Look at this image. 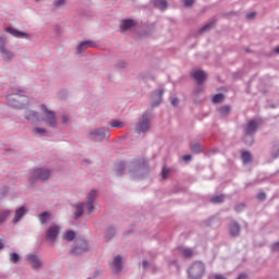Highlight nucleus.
Masks as SVG:
<instances>
[{
	"label": "nucleus",
	"instance_id": "nucleus-41",
	"mask_svg": "<svg viewBox=\"0 0 279 279\" xmlns=\"http://www.w3.org/2000/svg\"><path fill=\"white\" fill-rule=\"evenodd\" d=\"M34 133L39 134L40 136H45V134H47V130L40 129V128H35Z\"/></svg>",
	"mask_w": 279,
	"mask_h": 279
},
{
	"label": "nucleus",
	"instance_id": "nucleus-21",
	"mask_svg": "<svg viewBox=\"0 0 279 279\" xmlns=\"http://www.w3.org/2000/svg\"><path fill=\"white\" fill-rule=\"evenodd\" d=\"M88 47H95V43H93L92 40L82 41L77 46V53H82V51H86Z\"/></svg>",
	"mask_w": 279,
	"mask_h": 279
},
{
	"label": "nucleus",
	"instance_id": "nucleus-8",
	"mask_svg": "<svg viewBox=\"0 0 279 279\" xmlns=\"http://www.w3.org/2000/svg\"><path fill=\"white\" fill-rule=\"evenodd\" d=\"M206 271V266L202 262H195L192 264L190 269L187 270V274L191 279H201L202 276H204V272Z\"/></svg>",
	"mask_w": 279,
	"mask_h": 279
},
{
	"label": "nucleus",
	"instance_id": "nucleus-33",
	"mask_svg": "<svg viewBox=\"0 0 279 279\" xmlns=\"http://www.w3.org/2000/svg\"><path fill=\"white\" fill-rule=\"evenodd\" d=\"M10 217V210H3L0 213V226Z\"/></svg>",
	"mask_w": 279,
	"mask_h": 279
},
{
	"label": "nucleus",
	"instance_id": "nucleus-57",
	"mask_svg": "<svg viewBox=\"0 0 279 279\" xmlns=\"http://www.w3.org/2000/svg\"><path fill=\"white\" fill-rule=\"evenodd\" d=\"M69 122V117L68 116H63L62 117V123H68Z\"/></svg>",
	"mask_w": 279,
	"mask_h": 279
},
{
	"label": "nucleus",
	"instance_id": "nucleus-38",
	"mask_svg": "<svg viewBox=\"0 0 279 279\" xmlns=\"http://www.w3.org/2000/svg\"><path fill=\"white\" fill-rule=\"evenodd\" d=\"M223 195H217V196H214L211 197V202L213 204H221V202H223Z\"/></svg>",
	"mask_w": 279,
	"mask_h": 279
},
{
	"label": "nucleus",
	"instance_id": "nucleus-29",
	"mask_svg": "<svg viewBox=\"0 0 279 279\" xmlns=\"http://www.w3.org/2000/svg\"><path fill=\"white\" fill-rule=\"evenodd\" d=\"M49 219H51V214H49V211H44L39 215V221L41 225L49 221Z\"/></svg>",
	"mask_w": 279,
	"mask_h": 279
},
{
	"label": "nucleus",
	"instance_id": "nucleus-39",
	"mask_svg": "<svg viewBox=\"0 0 279 279\" xmlns=\"http://www.w3.org/2000/svg\"><path fill=\"white\" fill-rule=\"evenodd\" d=\"M271 156H272V158H278L279 157V144H277L272 147Z\"/></svg>",
	"mask_w": 279,
	"mask_h": 279
},
{
	"label": "nucleus",
	"instance_id": "nucleus-4",
	"mask_svg": "<svg viewBox=\"0 0 279 279\" xmlns=\"http://www.w3.org/2000/svg\"><path fill=\"white\" fill-rule=\"evenodd\" d=\"M71 241L73 242L72 254L80 256V254L88 252V241L84 238H75V231H71Z\"/></svg>",
	"mask_w": 279,
	"mask_h": 279
},
{
	"label": "nucleus",
	"instance_id": "nucleus-15",
	"mask_svg": "<svg viewBox=\"0 0 279 279\" xmlns=\"http://www.w3.org/2000/svg\"><path fill=\"white\" fill-rule=\"evenodd\" d=\"M5 32L8 34H11V36H14V38H29V35L25 32H21L16 28L7 27Z\"/></svg>",
	"mask_w": 279,
	"mask_h": 279
},
{
	"label": "nucleus",
	"instance_id": "nucleus-37",
	"mask_svg": "<svg viewBox=\"0 0 279 279\" xmlns=\"http://www.w3.org/2000/svg\"><path fill=\"white\" fill-rule=\"evenodd\" d=\"M230 110H232V108L230 106H223L222 108H220V113L226 117V114H230Z\"/></svg>",
	"mask_w": 279,
	"mask_h": 279
},
{
	"label": "nucleus",
	"instance_id": "nucleus-52",
	"mask_svg": "<svg viewBox=\"0 0 279 279\" xmlns=\"http://www.w3.org/2000/svg\"><path fill=\"white\" fill-rule=\"evenodd\" d=\"M172 106H178L180 104V99L178 98H171Z\"/></svg>",
	"mask_w": 279,
	"mask_h": 279
},
{
	"label": "nucleus",
	"instance_id": "nucleus-1",
	"mask_svg": "<svg viewBox=\"0 0 279 279\" xmlns=\"http://www.w3.org/2000/svg\"><path fill=\"white\" fill-rule=\"evenodd\" d=\"M84 208L87 215L95 214V203H77L76 205L72 206V219L78 223V226H84V221L82 218L84 217Z\"/></svg>",
	"mask_w": 279,
	"mask_h": 279
},
{
	"label": "nucleus",
	"instance_id": "nucleus-51",
	"mask_svg": "<svg viewBox=\"0 0 279 279\" xmlns=\"http://www.w3.org/2000/svg\"><path fill=\"white\" fill-rule=\"evenodd\" d=\"M243 208H245V204H240L235 207L236 213H241V210H243Z\"/></svg>",
	"mask_w": 279,
	"mask_h": 279
},
{
	"label": "nucleus",
	"instance_id": "nucleus-35",
	"mask_svg": "<svg viewBox=\"0 0 279 279\" xmlns=\"http://www.w3.org/2000/svg\"><path fill=\"white\" fill-rule=\"evenodd\" d=\"M191 149H192V151H194V154H201L202 144H199V143L192 144Z\"/></svg>",
	"mask_w": 279,
	"mask_h": 279
},
{
	"label": "nucleus",
	"instance_id": "nucleus-11",
	"mask_svg": "<svg viewBox=\"0 0 279 279\" xmlns=\"http://www.w3.org/2000/svg\"><path fill=\"white\" fill-rule=\"evenodd\" d=\"M49 175H51V170L49 169L39 168L33 172L35 180H49Z\"/></svg>",
	"mask_w": 279,
	"mask_h": 279
},
{
	"label": "nucleus",
	"instance_id": "nucleus-62",
	"mask_svg": "<svg viewBox=\"0 0 279 279\" xmlns=\"http://www.w3.org/2000/svg\"><path fill=\"white\" fill-rule=\"evenodd\" d=\"M87 279H93V278H87Z\"/></svg>",
	"mask_w": 279,
	"mask_h": 279
},
{
	"label": "nucleus",
	"instance_id": "nucleus-43",
	"mask_svg": "<svg viewBox=\"0 0 279 279\" xmlns=\"http://www.w3.org/2000/svg\"><path fill=\"white\" fill-rule=\"evenodd\" d=\"M63 241H71V230H68L63 235H62Z\"/></svg>",
	"mask_w": 279,
	"mask_h": 279
},
{
	"label": "nucleus",
	"instance_id": "nucleus-12",
	"mask_svg": "<svg viewBox=\"0 0 279 279\" xmlns=\"http://www.w3.org/2000/svg\"><path fill=\"white\" fill-rule=\"evenodd\" d=\"M111 269L116 274H121V271L123 270V258L121 257V255H117L113 258L111 263Z\"/></svg>",
	"mask_w": 279,
	"mask_h": 279
},
{
	"label": "nucleus",
	"instance_id": "nucleus-16",
	"mask_svg": "<svg viewBox=\"0 0 279 279\" xmlns=\"http://www.w3.org/2000/svg\"><path fill=\"white\" fill-rule=\"evenodd\" d=\"M24 117L26 121H31V123H38V121H40L38 112L34 110H26Z\"/></svg>",
	"mask_w": 279,
	"mask_h": 279
},
{
	"label": "nucleus",
	"instance_id": "nucleus-18",
	"mask_svg": "<svg viewBox=\"0 0 279 279\" xmlns=\"http://www.w3.org/2000/svg\"><path fill=\"white\" fill-rule=\"evenodd\" d=\"M178 252L179 254H181V256H184V258H191V256L195 254V251H193V248L186 246H179Z\"/></svg>",
	"mask_w": 279,
	"mask_h": 279
},
{
	"label": "nucleus",
	"instance_id": "nucleus-26",
	"mask_svg": "<svg viewBox=\"0 0 279 279\" xmlns=\"http://www.w3.org/2000/svg\"><path fill=\"white\" fill-rule=\"evenodd\" d=\"M140 171H143V166L141 163L138 165L131 163L130 173L132 175H136V173H138Z\"/></svg>",
	"mask_w": 279,
	"mask_h": 279
},
{
	"label": "nucleus",
	"instance_id": "nucleus-13",
	"mask_svg": "<svg viewBox=\"0 0 279 279\" xmlns=\"http://www.w3.org/2000/svg\"><path fill=\"white\" fill-rule=\"evenodd\" d=\"M192 77L197 82V84H204L206 82L207 74L204 70H194L192 72Z\"/></svg>",
	"mask_w": 279,
	"mask_h": 279
},
{
	"label": "nucleus",
	"instance_id": "nucleus-9",
	"mask_svg": "<svg viewBox=\"0 0 279 279\" xmlns=\"http://www.w3.org/2000/svg\"><path fill=\"white\" fill-rule=\"evenodd\" d=\"M58 234H60V226L53 225L47 230L46 239L53 245V243H56V239H58Z\"/></svg>",
	"mask_w": 279,
	"mask_h": 279
},
{
	"label": "nucleus",
	"instance_id": "nucleus-6",
	"mask_svg": "<svg viewBox=\"0 0 279 279\" xmlns=\"http://www.w3.org/2000/svg\"><path fill=\"white\" fill-rule=\"evenodd\" d=\"M256 130H258V122L255 120H251L247 122L244 128V143L245 145H254V134H256Z\"/></svg>",
	"mask_w": 279,
	"mask_h": 279
},
{
	"label": "nucleus",
	"instance_id": "nucleus-27",
	"mask_svg": "<svg viewBox=\"0 0 279 279\" xmlns=\"http://www.w3.org/2000/svg\"><path fill=\"white\" fill-rule=\"evenodd\" d=\"M0 53L4 60H12L14 58V52L5 48Z\"/></svg>",
	"mask_w": 279,
	"mask_h": 279
},
{
	"label": "nucleus",
	"instance_id": "nucleus-46",
	"mask_svg": "<svg viewBox=\"0 0 279 279\" xmlns=\"http://www.w3.org/2000/svg\"><path fill=\"white\" fill-rule=\"evenodd\" d=\"M5 49V38L0 37V52Z\"/></svg>",
	"mask_w": 279,
	"mask_h": 279
},
{
	"label": "nucleus",
	"instance_id": "nucleus-2",
	"mask_svg": "<svg viewBox=\"0 0 279 279\" xmlns=\"http://www.w3.org/2000/svg\"><path fill=\"white\" fill-rule=\"evenodd\" d=\"M154 119V113L151 110L145 111L137 123L135 124V134H147L151 130V120Z\"/></svg>",
	"mask_w": 279,
	"mask_h": 279
},
{
	"label": "nucleus",
	"instance_id": "nucleus-24",
	"mask_svg": "<svg viewBox=\"0 0 279 279\" xmlns=\"http://www.w3.org/2000/svg\"><path fill=\"white\" fill-rule=\"evenodd\" d=\"M114 234H117V229H114L113 227H109L105 231V241H112V239H114Z\"/></svg>",
	"mask_w": 279,
	"mask_h": 279
},
{
	"label": "nucleus",
	"instance_id": "nucleus-45",
	"mask_svg": "<svg viewBox=\"0 0 279 279\" xmlns=\"http://www.w3.org/2000/svg\"><path fill=\"white\" fill-rule=\"evenodd\" d=\"M99 276H101V270H97V269H96V270L92 274V276L88 277V278L97 279V278H99Z\"/></svg>",
	"mask_w": 279,
	"mask_h": 279
},
{
	"label": "nucleus",
	"instance_id": "nucleus-60",
	"mask_svg": "<svg viewBox=\"0 0 279 279\" xmlns=\"http://www.w3.org/2000/svg\"><path fill=\"white\" fill-rule=\"evenodd\" d=\"M170 265H175V260L174 259H171L169 260Z\"/></svg>",
	"mask_w": 279,
	"mask_h": 279
},
{
	"label": "nucleus",
	"instance_id": "nucleus-14",
	"mask_svg": "<svg viewBox=\"0 0 279 279\" xmlns=\"http://www.w3.org/2000/svg\"><path fill=\"white\" fill-rule=\"evenodd\" d=\"M26 259L33 269H40L43 267V262H40L37 255H28Z\"/></svg>",
	"mask_w": 279,
	"mask_h": 279
},
{
	"label": "nucleus",
	"instance_id": "nucleus-55",
	"mask_svg": "<svg viewBox=\"0 0 279 279\" xmlns=\"http://www.w3.org/2000/svg\"><path fill=\"white\" fill-rule=\"evenodd\" d=\"M191 158H192L191 155H184V156H183V160H184L185 162H189V160H191Z\"/></svg>",
	"mask_w": 279,
	"mask_h": 279
},
{
	"label": "nucleus",
	"instance_id": "nucleus-49",
	"mask_svg": "<svg viewBox=\"0 0 279 279\" xmlns=\"http://www.w3.org/2000/svg\"><path fill=\"white\" fill-rule=\"evenodd\" d=\"M265 197H266L265 192H259L257 194V199H259L260 202H264Z\"/></svg>",
	"mask_w": 279,
	"mask_h": 279
},
{
	"label": "nucleus",
	"instance_id": "nucleus-47",
	"mask_svg": "<svg viewBox=\"0 0 279 279\" xmlns=\"http://www.w3.org/2000/svg\"><path fill=\"white\" fill-rule=\"evenodd\" d=\"M209 279H227V278L222 275L216 274V275H211Z\"/></svg>",
	"mask_w": 279,
	"mask_h": 279
},
{
	"label": "nucleus",
	"instance_id": "nucleus-42",
	"mask_svg": "<svg viewBox=\"0 0 279 279\" xmlns=\"http://www.w3.org/2000/svg\"><path fill=\"white\" fill-rule=\"evenodd\" d=\"M171 172V170H169V168H163L161 175H162V180H167L169 178V173Z\"/></svg>",
	"mask_w": 279,
	"mask_h": 279
},
{
	"label": "nucleus",
	"instance_id": "nucleus-61",
	"mask_svg": "<svg viewBox=\"0 0 279 279\" xmlns=\"http://www.w3.org/2000/svg\"><path fill=\"white\" fill-rule=\"evenodd\" d=\"M275 52L279 53V46L275 48Z\"/></svg>",
	"mask_w": 279,
	"mask_h": 279
},
{
	"label": "nucleus",
	"instance_id": "nucleus-19",
	"mask_svg": "<svg viewBox=\"0 0 279 279\" xmlns=\"http://www.w3.org/2000/svg\"><path fill=\"white\" fill-rule=\"evenodd\" d=\"M136 26V21L134 20H123L120 25L121 32H126V29H132V27Z\"/></svg>",
	"mask_w": 279,
	"mask_h": 279
},
{
	"label": "nucleus",
	"instance_id": "nucleus-53",
	"mask_svg": "<svg viewBox=\"0 0 279 279\" xmlns=\"http://www.w3.org/2000/svg\"><path fill=\"white\" fill-rule=\"evenodd\" d=\"M142 267H143L144 269H147V267H149V262L143 260V262H142Z\"/></svg>",
	"mask_w": 279,
	"mask_h": 279
},
{
	"label": "nucleus",
	"instance_id": "nucleus-5",
	"mask_svg": "<svg viewBox=\"0 0 279 279\" xmlns=\"http://www.w3.org/2000/svg\"><path fill=\"white\" fill-rule=\"evenodd\" d=\"M9 106L11 108H25V106H29V98L26 95L21 94H11L7 96Z\"/></svg>",
	"mask_w": 279,
	"mask_h": 279
},
{
	"label": "nucleus",
	"instance_id": "nucleus-23",
	"mask_svg": "<svg viewBox=\"0 0 279 279\" xmlns=\"http://www.w3.org/2000/svg\"><path fill=\"white\" fill-rule=\"evenodd\" d=\"M108 125H110V128H113L116 130H121L123 128H125V122L119 120V119H112Z\"/></svg>",
	"mask_w": 279,
	"mask_h": 279
},
{
	"label": "nucleus",
	"instance_id": "nucleus-36",
	"mask_svg": "<svg viewBox=\"0 0 279 279\" xmlns=\"http://www.w3.org/2000/svg\"><path fill=\"white\" fill-rule=\"evenodd\" d=\"M221 101H223V94H216L213 97V102L214 104H221Z\"/></svg>",
	"mask_w": 279,
	"mask_h": 279
},
{
	"label": "nucleus",
	"instance_id": "nucleus-22",
	"mask_svg": "<svg viewBox=\"0 0 279 279\" xmlns=\"http://www.w3.org/2000/svg\"><path fill=\"white\" fill-rule=\"evenodd\" d=\"M123 171H125V161H118L114 163V174L123 175Z\"/></svg>",
	"mask_w": 279,
	"mask_h": 279
},
{
	"label": "nucleus",
	"instance_id": "nucleus-48",
	"mask_svg": "<svg viewBox=\"0 0 279 279\" xmlns=\"http://www.w3.org/2000/svg\"><path fill=\"white\" fill-rule=\"evenodd\" d=\"M193 3H195V0H184V5L186 8H191V5H193Z\"/></svg>",
	"mask_w": 279,
	"mask_h": 279
},
{
	"label": "nucleus",
	"instance_id": "nucleus-44",
	"mask_svg": "<svg viewBox=\"0 0 279 279\" xmlns=\"http://www.w3.org/2000/svg\"><path fill=\"white\" fill-rule=\"evenodd\" d=\"M116 66H117L118 69H125L126 63H125V61H123V60H119V61L116 63Z\"/></svg>",
	"mask_w": 279,
	"mask_h": 279
},
{
	"label": "nucleus",
	"instance_id": "nucleus-50",
	"mask_svg": "<svg viewBox=\"0 0 279 279\" xmlns=\"http://www.w3.org/2000/svg\"><path fill=\"white\" fill-rule=\"evenodd\" d=\"M271 250H272V252H278L279 253V241L276 242L275 244H272Z\"/></svg>",
	"mask_w": 279,
	"mask_h": 279
},
{
	"label": "nucleus",
	"instance_id": "nucleus-34",
	"mask_svg": "<svg viewBox=\"0 0 279 279\" xmlns=\"http://www.w3.org/2000/svg\"><path fill=\"white\" fill-rule=\"evenodd\" d=\"M10 260L14 265H16V263H19V260H21V256L17 253H10Z\"/></svg>",
	"mask_w": 279,
	"mask_h": 279
},
{
	"label": "nucleus",
	"instance_id": "nucleus-7",
	"mask_svg": "<svg viewBox=\"0 0 279 279\" xmlns=\"http://www.w3.org/2000/svg\"><path fill=\"white\" fill-rule=\"evenodd\" d=\"M40 110L43 112L41 121H44V123L49 128H58V118L56 117V112L49 110L46 105H41Z\"/></svg>",
	"mask_w": 279,
	"mask_h": 279
},
{
	"label": "nucleus",
	"instance_id": "nucleus-32",
	"mask_svg": "<svg viewBox=\"0 0 279 279\" xmlns=\"http://www.w3.org/2000/svg\"><path fill=\"white\" fill-rule=\"evenodd\" d=\"M64 5H66V0H54L53 1L54 10H58L60 8H64Z\"/></svg>",
	"mask_w": 279,
	"mask_h": 279
},
{
	"label": "nucleus",
	"instance_id": "nucleus-58",
	"mask_svg": "<svg viewBox=\"0 0 279 279\" xmlns=\"http://www.w3.org/2000/svg\"><path fill=\"white\" fill-rule=\"evenodd\" d=\"M202 90H204V88L197 87V88L195 89L196 95H198V93H202Z\"/></svg>",
	"mask_w": 279,
	"mask_h": 279
},
{
	"label": "nucleus",
	"instance_id": "nucleus-54",
	"mask_svg": "<svg viewBox=\"0 0 279 279\" xmlns=\"http://www.w3.org/2000/svg\"><path fill=\"white\" fill-rule=\"evenodd\" d=\"M254 16H256V13H254V12L247 13V15H246V17H247L248 20L254 19Z\"/></svg>",
	"mask_w": 279,
	"mask_h": 279
},
{
	"label": "nucleus",
	"instance_id": "nucleus-28",
	"mask_svg": "<svg viewBox=\"0 0 279 279\" xmlns=\"http://www.w3.org/2000/svg\"><path fill=\"white\" fill-rule=\"evenodd\" d=\"M154 5L159 10H162V11L167 10V0H155Z\"/></svg>",
	"mask_w": 279,
	"mask_h": 279
},
{
	"label": "nucleus",
	"instance_id": "nucleus-17",
	"mask_svg": "<svg viewBox=\"0 0 279 279\" xmlns=\"http://www.w3.org/2000/svg\"><path fill=\"white\" fill-rule=\"evenodd\" d=\"M229 231L231 236H239V234H241V225H239V222L232 220L229 223Z\"/></svg>",
	"mask_w": 279,
	"mask_h": 279
},
{
	"label": "nucleus",
	"instance_id": "nucleus-56",
	"mask_svg": "<svg viewBox=\"0 0 279 279\" xmlns=\"http://www.w3.org/2000/svg\"><path fill=\"white\" fill-rule=\"evenodd\" d=\"M236 279H247V275L246 274H240Z\"/></svg>",
	"mask_w": 279,
	"mask_h": 279
},
{
	"label": "nucleus",
	"instance_id": "nucleus-25",
	"mask_svg": "<svg viewBox=\"0 0 279 279\" xmlns=\"http://www.w3.org/2000/svg\"><path fill=\"white\" fill-rule=\"evenodd\" d=\"M99 195V191L97 190H90L88 193H87V203L89 204H95V199H97Z\"/></svg>",
	"mask_w": 279,
	"mask_h": 279
},
{
	"label": "nucleus",
	"instance_id": "nucleus-59",
	"mask_svg": "<svg viewBox=\"0 0 279 279\" xmlns=\"http://www.w3.org/2000/svg\"><path fill=\"white\" fill-rule=\"evenodd\" d=\"M3 247H4L3 241L0 240V250H3Z\"/></svg>",
	"mask_w": 279,
	"mask_h": 279
},
{
	"label": "nucleus",
	"instance_id": "nucleus-30",
	"mask_svg": "<svg viewBox=\"0 0 279 279\" xmlns=\"http://www.w3.org/2000/svg\"><path fill=\"white\" fill-rule=\"evenodd\" d=\"M242 160H243L244 165H247V162H252V154L250 151H243Z\"/></svg>",
	"mask_w": 279,
	"mask_h": 279
},
{
	"label": "nucleus",
	"instance_id": "nucleus-3",
	"mask_svg": "<svg viewBox=\"0 0 279 279\" xmlns=\"http://www.w3.org/2000/svg\"><path fill=\"white\" fill-rule=\"evenodd\" d=\"M87 136L93 143H104V141H110V129L106 126H97L90 129Z\"/></svg>",
	"mask_w": 279,
	"mask_h": 279
},
{
	"label": "nucleus",
	"instance_id": "nucleus-10",
	"mask_svg": "<svg viewBox=\"0 0 279 279\" xmlns=\"http://www.w3.org/2000/svg\"><path fill=\"white\" fill-rule=\"evenodd\" d=\"M162 95H165V89L160 88L158 90L153 92L151 94V107L158 108L160 104H162Z\"/></svg>",
	"mask_w": 279,
	"mask_h": 279
},
{
	"label": "nucleus",
	"instance_id": "nucleus-31",
	"mask_svg": "<svg viewBox=\"0 0 279 279\" xmlns=\"http://www.w3.org/2000/svg\"><path fill=\"white\" fill-rule=\"evenodd\" d=\"M142 82H147L148 80H154V75L149 72H144L140 75Z\"/></svg>",
	"mask_w": 279,
	"mask_h": 279
},
{
	"label": "nucleus",
	"instance_id": "nucleus-40",
	"mask_svg": "<svg viewBox=\"0 0 279 279\" xmlns=\"http://www.w3.org/2000/svg\"><path fill=\"white\" fill-rule=\"evenodd\" d=\"M213 28V23H209V24H206L205 26H203L201 29H199V34H206V32H208L209 29Z\"/></svg>",
	"mask_w": 279,
	"mask_h": 279
},
{
	"label": "nucleus",
	"instance_id": "nucleus-20",
	"mask_svg": "<svg viewBox=\"0 0 279 279\" xmlns=\"http://www.w3.org/2000/svg\"><path fill=\"white\" fill-rule=\"evenodd\" d=\"M25 213H27V209L25 207H20L15 210V216L13 218V223H19L23 217H25Z\"/></svg>",
	"mask_w": 279,
	"mask_h": 279
}]
</instances>
